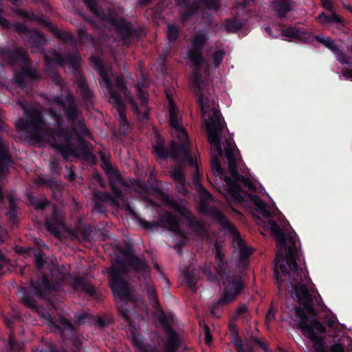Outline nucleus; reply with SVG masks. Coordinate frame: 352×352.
Returning a JSON list of instances; mask_svg holds the SVG:
<instances>
[{
    "mask_svg": "<svg viewBox=\"0 0 352 352\" xmlns=\"http://www.w3.org/2000/svg\"><path fill=\"white\" fill-rule=\"evenodd\" d=\"M124 258L116 260L112 267L107 270L109 277V284L115 298L119 300L124 305L118 306V314L127 322H131L130 309L129 302L133 300V288L124 279V275L126 273V265L133 271L141 274H145L148 270L146 263L135 255L131 248H124L121 251Z\"/></svg>",
    "mask_w": 352,
    "mask_h": 352,
    "instance_id": "1",
    "label": "nucleus"
},
{
    "mask_svg": "<svg viewBox=\"0 0 352 352\" xmlns=\"http://www.w3.org/2000/svg\"><path fill=\"white\" fill-rule=\"evenodd\" d=\"M267 228L274 235L279 248L275 256L273 272L278 293L280 294L285 279L288 278L289 283L294 280L297 283H301L302 270L296 261L298 253L295 238L292 235L287 237L283 230L274 221L269 220Z\"/></svg>",
    "mask_w": 352,
    "mask_h": 352,
    "instance_id": "2",
    "label": "nucleus"
},
{
    "mask_svg": "<svg viewBox=\"0 0 352 352\" xmlns=\"http://www.w3.org/2000/svg\"><path fill=\"white\" fill-rule=\"evenodd\" d=\"M293 292V298H296L300 306L295 307V314L298 318L297 328L309 338L316 352H327L324 339L316 335L315 331L326 333V327L314 317L317 311L314 307V300L306 285L297 283L294 280L290 282Z\"/></svg>",
    "mask_w": 352,
    "mask_h": 352,
    "instance_id": "3",
    "label": "nucleus"
},
{
    "mask_svg": "<svg viewBox=\"0 0 352 352\" xmlns=\"http://www.w3.org/2000/svg\"><path fill=\"white\" fill-rule=\"evenodd\" d=\"M168 111L169 123L175 129L174 134L177 140L171 141L170 146L166 148L164 141L158 138L153 144L154 151L160 160H165L171 157L175 161L188 163L190 166L197 168V160L190 153V142L187 132L179 124L176 106H171Z\"/></svg>",
    "mask_w": 352,
    "mask_h": 352,
    "instance_id": "4",
    "label": "nucleus"
},
{
    "mask_svg": "<svg viewBox=\"0 0 352 352\" xmlns=\"http://www.w3.org/2000/svg\"><path fill=\"white\" fill-rule=\"evenodd\" d=\"M197 102L203 112L206 113L210 110L212 115L210 116V122H206V130L208 131V140L211 146V157L213 155L221 157L223 155V150L221 144L220 133L221 132L223 124L221 120L223 118L220 111L213 106L215 103L214 99L204 96L203 91L200 87L196 92Z\"/></svg>",
    "mask_w": 352,
    "mask_h": 352,
    "instance_id": "5",
    "label": "nucleus"
},
{
    "mask_svg": "<svg viewBox=\"0 0 352 352\" xmlns=\"http://www.w3.org/2000/svg\"><path fill=\"white\" fill-rule=\"evenodd\" d=\"M60 284L57 280H50L47 275L41 274L36 278H32L29 288L21 287V302L32 309H37L38 305L33 294L41 299L46 298L49 294L59 291Z\"/></svg>",
    "mask_w": 352,
    "mask_h": 352,
    "instance_id": "6",
    "label": "nucleus"
},
{
    "mask_svg": "<svg viewBox=\"0 0 352 352\" xmlns=\"http://www.w3.org/2000/svg\"><path fill=\"white\" fill-rule=\"evenodd\" d=\"M24 118H19L16 127L30 135V139L36 142L45 141V136L41 132L47 134L48 126L42 112L35 108H23Z\"/></svg>",
    "mask_w": 352,
    "mask_h": 352,
    "instance_id": "7",
    "label": "nucleus"
},
{
    "mask_svg": "<svg viewBox=\"0 0 352 352\" xmlns=\"http://www.w3.org/2000/svg\"><path fill=\"white\" fill-rule=\"evenodd\" d=\"M208 40L205 33L197 32L192 35L187 56L192 68L194 82L199 87L202 82L201 67L206 62L204 56V49Z\"/></svg>",
    "mask_w": 352,
    "mask_h": 352,
    "instance_id": "8",
    "label": "nucleus"
},
{
    "mask_svg": "<svg viewBox=\"0 0 352 352\" xmlns=\"http://www.w3.org/2000/svg\"><path fill=\"white\" fill-rule=\"evenodd\" d=\"M101 19L109 23L120 36L121 39L126 45L138 39L141 30L138 27H134L131 22L120 16L113 9H108L103 11Z\"/></svg>",
    "mask_w": 352,
    "mask_h": 352,
    "instance_id": "9",
    "label": "nucleus"
},
{
    "mask_svg": "<svg viewBox=\"0 0 352 352\" xmlns=\"http://www.w3.org/2000/svg\"><path fill=\"white\" fill-rule=\"evenodd\" d=\"M69 129L74 130L71 138L69 140H65V144H58L56 146L65 160H68L71 155H77L76 147L72 142V140L77 139L80 144V140H84L82 137H88L90 135L89 129L82 119H77L76 122L72 124Z\"/></svg>",
    "mask_w": 352,
    "mask_h": 352,
    "instance_id": "10",
    "label": "nucleus"
},
{
    "mask_svg": "<svg viewBox=\"0 0 352 352\" xmlns=\"http://www.w3.org/2000/svg\"><path fill=\"white\" fill-rule=\"evenodd\" d=\"M224 182L227 185V192L230 197L238 204H243L245 201V198L241 194L242 188L239 182L242 183L249 190H254V185L247 177L239 174V177L232 179L230 176L225 175Z\"/></svg>",
    "mask_w": 352,
    "mask_h": 352,
    "instance_id": "11",
    "label": "nucleus"
},
{
    "mask_svg": "<svg viewBox=\"0 0 352 352\" xmlns=\"http://www.w3.org/2000/svg\"><path fill=\"white\" fill-rule=\"evenodd\" d=\"M224 280L226 282H223L225 287L222 295L223 300L225 302H232L243 291L245 285L241 276L239 274H232L228 278H225Z\"/></svg>",
    "mask_w": 352,
    "mask_h": 352,
    "instance_id": "12",
    "label": "nucleus"
},
{
    "mask_svg": "<svg viewBox=\"0 0 352 352\" xmlns=\"http://www.w3.org/2000/svg\"><path fill=\"white\" fill-rule=\"evenodd\" d=\"M129 104L132 111L137 116L139 120L149 119L150 109L148 106V96L144 91L139 89L136 99L130 98Z\"/></svg>",
    "mask_w": 352,
    "mask_h": 352,
    "instance_id": "13",
    "label": "nucleus"
},
{
    "mask_svg": "<svg viewBox=\"0 0 352 352\" xmlns=\"http://www.w3.org/2000/svg\"><path fill=\"white\" fill-rule=\"evenodd\" d=\"M0 56L9 65L13 66L18 63H22L24 65L30 64V58L27 53L20 48L11 50L8 47H0Z\"/></svg>",
    "mask_w": 352,
    "mask_h": 352,
    "instance_id": "14",
    "label": "nucleus"
},
{
    "mask_svg": "<svg viewBox=\"0 0 352 352\" xmlns=\"http://www.w3.org/2000/svg\"><path fill=\"white\" fill-rule=\"evenodd\" d=\"M45 226L50 233L60 236V230L65 227L64 214L57 206H53L52 213L45 219Z\"/></svg>",
    "mask_w": 352,
    "mask_h": 352,
    "instance_id": "15",
    "label": "nucleus"
},
{
    "mask_svg": "<svg viewBox=\"0 0 352 352\" xmlns=\"http://www.w3.org/2000/svg\"><path fill=\"white\" fill-rule=\"evenodd\" d=\"M50 114L54 118L55 122V127L47 130V134L55 139V136L62 138L64 140H69L72 135L73 129H69V126L64 127V120L60 113H57L54 110H51Z\"/></svg>",
    "mask_w": 352,
    "mask_h": 352,
    "instance_id": "16",
    "label": "nucleus"
},
{
    "mask_svg": "<svg viewBox=\"0 0 352 352\" xmlns=\"http://www.w3.org/2000/svg\"><path fill=\"white\" fill-rule=\"evenodd\" d=\"M91 61L93 64L94 69L100 76V80H99L100 85L102 88L105 87L109 89V98H111V91L116 90L113 87V82L108 74L104 63L97 56H91ZM109 100H111V98H109Z\"/></svg>",
    "mask_w": 352,
    "mask_h": 352,
    "instance_id": "17",
    "label": "nucleus"
},
{
    "mask_svg": "<svg viewBox=\"0 0 352 352\" xmlns=\"http://www.w3.org/2000/svg\"><path fill=\"white\" fill-rule=\"evenodd\" d=\"M91 61L93 64L94 69L100 76V80H99L100 85L102 88L105 87L109 89V98H111V91L116 90L113 87V82L108 74L104 63L97 56H91ZM109 100H111V98H109Z\"/></svg>",
    "mask_w": 352,
    "mask_h": 352,
    "instance_id": "18",
    "label": "nucleus"
},
{
    "mask_svg": "<svg viewBox=\"0 0 352 352\" xmlns=\"http://www.w3.org/2000/svg\"><path fill=\"white\" fill-rule=\"evenodd\" d=\"M109 166L110 173H108V174L109 175V180L110 188L112 192L116 195L117 197L120 200H123L124 193L118 185L126 186L124 181L118 171L116 170L111 165H109Z\"/></svg>",
    "mask_w": 352,
    "mask_h": 352,
    "instance_id": "19",
    "label": "nucleus"
},
{
    "mask_svg": "<svg viewBox=\"0 0 352 352\" xmlns=\"http://www.w3.org/2000/svg\"><path fill=\"white\" fill-rule=\"evenodd\" d=\"M19 71L14 74V79L18 87L24 88L26 86L27 81L30 80L38 79V75L36 71L25 65Z\"/></svg>",
    "mask_w": 352,
    "mask_h": 352,
    "instance_id": "20",
    "label": "nucleus"
},
{
    "mask_svg": "<svg viewBox=\"0 0 352 352\" xmlns=\"http://www.w3.org/2000/svg\"><path fill=\"white\" fill-rule=\"evenodd\" d=\"M179 7V19L182 24H186L195 15L198 14L201 9L198 1H194L190 4L182 5Z\"/></svg>",
    "mask_w": 352,
    "mask_h": 352,
    "instance_id": "21",
    "label": "nucleus"
},
{
    "mask_svg": "<svg viewBox=\"0 0 352 352\" xmlns=\"http://www.w3.org/2000/svg\"><path fill=\"white\" fill-rule=\"evenodd\" d=\"M109 102L116 108L120 119V122L124 126L129 124L126 115L125 103L120 94L117 91H112L111 94V100Z\"/></svg>",
    "mask_w": 352,
    "mask_h": 352,
    "instance_id": "22",
    "label": "nucleus"
},
{
    "mask_svg": "<svg viewBox=\"0 0 352 352\" xmlns=\"http://www.w3.org/2000/svg\"><path fill=\"white\" fill-rule=\"evenodd\" d=\"M75 83L78 87L80 96L82 98L86 105L87 107L92 105V98L94 97V94L89 89V87L84 76L82 75H78V77L76 78Z\"/></svg>",
    "mask_w": 352,
    "mask_h": 352,
    "instance_id": "23",
    "label": "nucleus"
},
{
    "mask_svg": "<svg viewBox=\"0 0 352 352\" xmlns=\"http://www.w3.org/2000/svg\"><path fill=\"white\" fill-rule=\"evenodd\" d=\"M282 35L305 43L309 42L312 38L310 32L305 31L302 28H297L296 27H289L283 30Z\"/></svg>",
    "mask_w": 352,
    "mask_h": 352,
    "instance_id": "24",
    "label": "nucleus"
},
{
    "mask_svg": "<svg viewBox=\"0 0 352 352\" xmlns=\"http://www.w3.org/2000/svg\"><path fill=\"white\" fill-rule=\"evenodd\" d=\"M67 104L63 102H61L67 120L72 123L74 124L78 119L79 112L78 111L77 104L72 94H69L66 97Z\"/></svg>",
    "mask_w": 352,
    "mask_h": 352,
    "instance_id": "25",
    "label": "nucleus"
},
{
    "mask_svg": "<svg viewBox=\"0 0 352 352\" xmlns=\"http://www.w3.org/2000/svg\"><path fill=\"white\" fill-rule=\"evenodd\" d=\"M170 176L174 180L177 191L182 194L188 192L186 180L184 170L180 166H174L170 170Z\"/></svg>",
    "mask_w": 352,
    "mask_h": 352,
    "instance_id": "26",
    "label": "nucleus"
},
{
    "mask_svg": "<svg viewBox=\"0 0 352 352\" xmlns=\"http://www.w3.org/2000/svg\"><path fill=\"white\" fill-rule=\"evenodd\" d=\"M294 6V0H274L272 1L273 10L279 19H284L292 10Z\"/></svg>",
    "mask_w": 352,
    "mask_h": 352,
    "instance_id": "27",
    "label": "nucleus"
},
{
    "mask_svg": "<svg viewBox=\"0 0 352 352\" xmlns=\"http://www.w3.org/2000/svg\"><path fill=\"white\" fill-rule=\"evenodd\" d=\"M80 61L81 58L77 51L65 54V63L69 65L75 78L78 77V75H82Z\"/></svg>",
    "mask_w": 352,
    "mask_h": 352,
    "instance_id": "28",
    "label": "nucleus"
},
{
    "mask_svg": "<svg viewBox=\"0 0 352 352\" xmlns=\"http://www.w3.org/2000/svg\"><path fill=\"white\" fill-rule=\"evenodd\" d=\"M166 335L167 337L166 342L167 352H175L181 344L178 334L172 327H168L166 330Z\"/></svg>",
    "mask_w": 352,
    "mask_h": 352,
    "instance_id": "29",
    "label": "nucleus"
},
{
    "mask_svg": "<svg viewBox=\"0 0 352 352\" xmlns=\"http://www.w3.org/2000/svg\"><path fill=\"white\" fill-rule=\"evenodd\" d=\"M91 232V226L88 224L77 226L69 232L72 236L82 241H88Z\"/></svg>",
    "mask_w": 352,
    "mask_h": 352,
    "instance_id": "30",
    "label": "nucleus"
},
{
    "mask_svg": "<svg viewBox=\"0 0 352 352\" xmlns=\"http://www.w3.org/2000/svg\"><path fill=\"white\" fill-rule=\"evenodd\" d=\"M131 341L133 346L136 349V352H160L155 346L147 347L139 332L133 331L131 333Z\"/></svg>",
    "mask_w": 352,
    "mask_h": 352,
    "instance_id": "31",
    "label": "nucleus"
},
{
    "mask_svg": "<svg viewBox=\"0 0 352 352\" xmlns=\"http://www.w3.org/2000/svg\"><path fill=\"white\" fill-rule=\"evenodd\" d=\"M250 199L254 206V210L264 218L272 217V212L267 210L265 202L256 195H250Z\"/></svg>",
    "mask_w": 352,
    "mask_h": 352,
    "instance_id": "32",
    "label": "nucleus"
},
{
    "mask_svg": "<svg viewBox=\"0 0 352 352\" xmlns=\"http://www.w3.org/2000/svg\"><path fill=\"white\" fill-rule=\"evenodd\" d=\"M72 287L75 290L81 289L91 296H95L96 295V291L94 286L88 283L85 279L80 276H78L74 278Z\"/></svg>",
    "mask_w": 352,
    "mask_h": 352,
    "instance_id": "33",
    "label": "nucleus"
},
{
    "mask_svg": "<svg viewBox=\"0 0 352 352\" xmlns=\"http://www.w3.org/2000/svg\"><path fill=\"white\" fill-rule=\"evenodd\" d=\"M213 217L221 224L224 230L229 231L233 234H239L236 228L230 223L228 217L221 211H214Z\"/></svg>",
    "mask_w": 352,
    "mask_h": 352,
    "instance_id": "34",
    "label": "nucleus"
},
{
    "mask_svg": "<svg viewBox=\"0 0 352 352\" xmlns=\"http://www.w3.org/2000/svg\"><path fill=\"white\" fill-rule=\"evenodd\" d=\"M80 151L78 152L76 150L77 155H74L75 157H82L86 161L96 164L97 162L96 156L93 154L88 148V142L85 140H80Z\"/></svg>",
    "mask_w": 352,
    "mask_h": 352,
    "instance_id": "35",
    "label": "nucleus"
},
{
    "mask_svg": "<svg viewBox=\"0 0 352 352\" xmlns=\"http://www.w3.org/2000/svg\"><path fill=\"white\" fill-rule=\"evenodd\" d=\"M28 42L31 44L32 47L41 50L46 44V38L43 33L37 30H32L30 32Z\"/></svg>",
    "mask_w": 352,
    "mask_h": 352,
    "instance_id": "36",
    "label": "nucleus"
},
{
    "mask_svg": "<svg viewBox=\"0 0 352 352\" xmlns=\"http://www.w3.org/2000/svg\"><path fill=\"white\" fill-rule=\"evenodd\" d=\"M56 327L63 337L69 338L73 336L74 327L67 318L63 317L60 318Z\"/></svg>",
    "mask_w": 352,
    "mask_h": 352,
    "instance_id": "37",
    "label": "nucleus"
},
{
    "mask_svg": "<svg viewBox=\"0 0 352 352\" xmlns=\"http://www.w3.org/2000/svg\"><path fill=\"white\" fill-rule=\"evenodd\" d=\"M160 222H162V228H164V224H166L172 232H177L179 230V221L172 213L167 212L165 216L160 219Z\"/></svg>",
    "mask_w": 352,
    "mask_h": 352,
    "instance_id": "38",
    "label": "nucleus"
},
{
    "mask_svg": "<svg viewBox=\"0 0 352 352\" xmlns=\"http://www.w3.org/2000/svg\"><path fill=\"white\" fill-rule=\"evenodd\" d=\"M318 19L319 22L322 24H327V23H340L342 24L343 23V19L338 16L337 14L333 12V11L331 12L330 14H327L324 12H321L318 16Z\"/></svg>",
    "mask_w": 352,
    "mask_h": 352,
    "instance_id": "39",
    "label": "nucleus"
},
{
    "mask_svg": "<svg viewBox=\"0 0 352 352\" xmlns=\"http://www.w3.org/2000/svg\"><path fill=\"white\" fill-rule=\"evenodd\" d=\"M244 23L236 17L232 19H228L225 21V29L228 32H236L241 30Z\"/></svg>",
    "mask_w": 352,
    "mask_h": 352,
    "instance_id": "40",
    "label": "nucleus"
},
{
    "mask_svg": "<svg viewBox=\"0 0 352 352\" xmlns=\"http://www.w3.org/2000/svg\"><path fill=\"white\" fill-rule=\"evenodd\" d=\"M230 303V302H225L221 296L218 300L213 301L210 307V313L216 318H220L223 311V306Z\"/></svg>",
    "mask_w": 352,
    "mask_h": 352,
    "instance_id": "41",
    "label": "nucleus"
},
{
    "mask_svg": "<svg viewBox=\"0 0 352 352\" xmlns=\"http://www.w3.org/2000/svg\"><path fill=\"white\" fill-rule=\"evenodd\" d=\"M184 280L186 285L191 289L196 292V285L197 283V278L195 276L194 270H185L184 272Z\"/></svg>",
    "mask_w": 352,
    "mask_h": 352,
    "instance_id": "42",
    "label": "nucleus"
},
{
    "mask_svg": "<svg viewBox=\"0 0 352 352\" xmlns=\"http://www.w3.org/2000/svg\"><path fill=\"white\" fill-rule=\"evenodd\" d=\"M179 27L178 25L171 23L167 25L166 36L170 43H175L179 38Z\"/></svg>",
    "mask_w": 352,
    "mask_h": 352,
    "instance_id": "43",
    "label": "nucleus"
},
{
    "mask_svg": "<svg viewBox=\"0 0 352 352\" xmlns=\"http://www.w3.org/2000/svg\"><path fill=\"white\" fill-rule=\"evenodd\" d=\"M52 32L57 38L64 43H67L69 42H75L76 41L75 37L72 34L65 31H61L56 27L53 28L52 29Z\"/></svg>",
    "mask_w": 352,
    "mask_h": 352,
    "instance_id": "44",
    "label": "nucleus"
},
{
    "mask_svg": "<svg viewBox=\"0 0 352 352\" xmlns=\"http://www.w3.org/2000/svg\"><path fill=\"white\" fill-rule=\"evenodd\" d=\"M216 272L221 277V279L228 278L231 276L230 270H228V263L225 261H216Z\"/></svg>",
    "mask_w": 352,
    "mask_h": 352,
    "instance_id": "45",
    "label": "nucleus"
},
{
    "mask_svg": "<svg viewBox=\"0 0 352 352\" xmlns=\"http://www.w3.org/2000/svg\"><path fill=\"white\" fill-rule=\"evenodd\" d=\"M30 202L37 210H44L50 204L46 198L39 199L34 196L30 197Z\"/></svg>",
    "mask_w": 352,
    "mask_h": 352,
    "instance_id": "46",
    "label": "nucleus"
},
{
    "mask_svg": "<svg viewBox=\"0 0 352 352\" xmlns=\"http://www.w3.org/2000/svg\"><path fill=\"white\" fill-rule=\"evenodd\" d=\"M170 205L173 209L177 211L184 219H188L191 217L192 213L185 206L177 201H172Z\"/></svg>",
    "mask_w": 352,
    "mask_h": 352,
    "instance_id": "47",
    "label": "nucleus"
},
{
    "mask_svg": "<svg viewBox=\"0 0 352 352\" xmlns=\"http://www.w3.org/2000/svg\"><path fill=\"white\" fill-rule=\"evenodd\" d=\"M94 197L96 201L102 202L112 201L116 203L117 200L120 199L113 192L111 194L109 192H103L101 191L96 192Z\"/></svg>",
    "mask_w": 352,
    "mask_h": 352,
    "instance_id": "48",
    "label": "nucleus"
},
{
    "mask_svg": "<svg viewBox=\"0 0 352 352\" xmlns=\"http://www.w3.org/2000/svg\"><path fill=\"white\" fill-rule=\"evenodd\" d=\"M211 166L214 175L221 177L223 175L224 170L221 166L219 157H217L216 155H213L212 157H211Z\"/></svg>",
    "mask_w": 352,
    "mask_h": 352,
    "instance_id": "49",
    "label": "nucleus"
},
{
    "mask_svg": "<svg viewBox=\"0 0 352 352\" xmlns=\"http://www.w3.org/2000/svg\"><path fill=\"white\" fill-rule=\"evenodd\" d=\"M316 39L320 43L323 44L326 47L329 49L333 53L337 52L338 48L340 46V45L336 43L334 41L331 40L329 37L324 38L316 36Z\"/></svg>",
    "mask_w": 352,
    "mask_h": 352,
    "instance_id": "50",
    "label": "nucleus"
},
{
    "mask_svg": "<svg viewBox=\"0 0 352 352\" xmlns=\"http://www.w3.org/2000/svg\"><path fill=\"white\" fill-rule=\"evenodd\" d=\"M208 10L218 11L221 8V0H199Z\"/></svg>",
    "mask_w": 352,
    "mask_h": 352,
    "instance_id": "51",
    "label": "nucleus"
},
{
    "mask_svg": "<svg viewBox=\"0 0 352 352\" xmlns=\"http://www.w3.org/2000/svg\"><path fill=\"white\" fill-rule=\"evenodd\" d=\"M333 54H335L337 60L342 65H346L350 63V56L347 55L344 52H343L341 45L338 48V51L333 52Z\"/></svg>",
    "mask_w": 352,
    "mask_h": 352,
    "instance_id": "52",
    "label": "nucleus"
},
{
    "mask_svg": "<svg viewBox=\"0 0 352 352\" xmlns=\"http://www.w3.org/2000/svg\"><path fill=\"white\" fill-rule=\"evenodd\" d=\"M115 85L116 88L121 92H122L126 97H127L129 90L126 85V82L122 76H118L115 79Z\"/></svg>",
    "mask_w": 352,
    "mask_h": 352,
    "instance_id": "53",
    "label": "nucleus"
},
{
    "mask_svg": "<svg viewBox=\"0 0 352 352\" xmlns=\"http://www.w3.org/2000/svg\"><path fill=\"white\" fill-rule=\"evenodd\" d=\"M140 225L144 229L149 230L162 228V222H160V221H148L145 219H141Z\"/></svg>",
    "mask_w": 352,
    "mask_h": 352,
    "instance_id": "54",
    "label": "nucleus"
},
{
    "mask_svg": "<svg viewBox=\"0 0 352 352\" xmlns=\"http://www.w3.org/2000/svg\"><path fill=\"white\" fill-rule=\"evenodd\" d=\"M226 146L225 147V156L228 160H234L236 159L235 155V149H236V146H233L232 143L226 140Z\"/></svg>",
    "mask_w": 352,
    "mask_h": 352,
    "instance_id": "55",
    "label": "nucleus"
},
{
    "mask_svg": "<svg viewBox=\"0 0 352 352\" xmlns=\"http://www.w3.org/2000/svg\"><path fill=\"white\" fill-rule=\"evenodd\" d=\"M228 162V170L230 173L231 178L234 179L236 177H239V173L238 171L236 160H230Z\"/></svg>",
    "mask_w": 352,
    "mask_h": 352,
    "instance_id": "56",
    "label": "nucleus"
},
{
    "mask_svg": "<svg viewBox=\"0 0 352 352\" xmlns=\"http://www.w3.org/2000/svg\"><path fill=\"white\" fill-rule=\"evenodd\" d=\"M225 53L222 50H217L215 51L213 54V62L214 65L216 67H218L219 65L221 63L223 57H224Z\"/></svg>",
    "mask_w": 352,
    "mask_h": 352,
    "instance_id": "57",
    "label": "nucleus"
},
{
    "mask_svg": "<svg viewBox=\"0 0 352 352\" xmlns=\"http://www.w3.org/2000/svg\"><path fill=\"white\" fill-rule=\"evenodd\" d=\"M50 78L52 81L56 85H58L60 89L63 88V79L62 78L61 76L55 72H52Z\"/></svg>",
    "mask_w": 352,
    "mask_h": 352,
    "instance_id": "58",
    "label": "nucleus"
},
{
    "mask_svg": "<svg viewBox=\"0 0 352 352\" xmlns=\"http://www.w3.org/2000/svg\"><path fill=\"white\" fill-rule=\"evenodd\" d=\"M14 30L19 33L30 34L32 31L25 23H16L14 24Z\"/></svg>",
    "mask_w": 352,
    "mask_h": 352,
    "instance_id": "59",
    "label": "nucleus"
},
{
    "mask_svg": "<svg viewBox=\"0 0 352 352\" xmlns=\"http://www.w3.org/2000/svg\"><path fill=\"white\" fill-rule=\"evenodd\" d=\"M46 263V261L44 258V254L42 252L35 254V264L38 269H41Z\"/></svg>",
    "mask_w": 352,
    "mask_h": 352,
    "instance_id": "60",
    "label": "nucleus"
},
{
    "mask_svg": "<svg viewBox=\"0 0 352 352\" xmlns=\"http://www.w3.org/2000/svg\"><path fill=\"white\" fill-rule=\"evenodd\" d=\"M234 333L235 339L234 342V345L236 348V350L237 351V352H245L241 338L239 336L236 332H235Z\"/></svg>",
    "mask_w": 352,
    "mask_h": 352,
    "instance_id": "61",
    "label": "nucleus"
},
{
    "mask_svg": "<svg viewBox=\"0 0 352 352\" xmlns=\"http://www.w3.org/2000/svg\"><path fill=\"white\" fill-rule=\"evenodd\" d=\"M89 317V314L87 313H82L81 314L75 315L74 322L76 324L80 325L86 323V319Z\"/></svg>",
    "mask_w": 352,
    "mask_h": 352,
    "instance_id": "62",
    "label": "nucleus"
},
{
    "mask_svg": "<svg viewBox=\"0 0 352 352\" xmlns=\"http://www.w3.org/2000/svg\"><path fill=\"white\" fill-rule=\"evenodd\" d=\"M252 251L248 247H243L240 250L239 258L241 261L248 259L251 255Z\"/></svg>",
    "mask_w": 352,
    "mask_h": 352,
    "instance_id": "63",
    "label": "nucleus"
},
{
    "mask_svg": "<svg viewBox=\"0 0 352 352\" xmlns=\"http://www.w3.org/2000/svg\"><path fill=\"white\" fill-rule=\"evenodd\" d=\"M330 352H344V346L340 343H336L331 345Z\"/></svg>",
    "mask_w": 352,
    "mask_h": 352,
    "instance_id": "64",
    "label": "nucleus"
}]
</instances>
